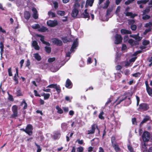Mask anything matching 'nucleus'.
<instances>
[{
    "instance_id": "nucleus-1",
    "label": "nucleus",
    "mask_w": 152,
    "mask_h": 152,
    "mask_svg": "<svg viewBox=\"0 0 152 152\" xmlns=\"http://www.w3.org/2000/svg\"><path fill=\"white\" fill-rule=\"evenodd\" d=\"M18 107L17 106L14 105L12 106V110L13 113V114L11 115V118H15L18 116Z\"/></svg>"
},
{
    "instance_id": "nucleus-2",
    "label": "nucleus",
    "mask_w": 152,
    "mask_h": 152,
    "mask_svg": "<svg viewBox=\"0 0 152 152\" xmlns=\"http://www.w3.org/2000/svg\"><path fill=\"white\" fill-rule=\"evenodd\" d=\"M142 137L144 142H147L149 140L150 134L147 131H145L143 133Z\"/></svg>"
},
{
    "instance_id": "nucleus-3",
    "label": "nucleus",
    "mask_w": 152,
    "mask_h": 152,
    "mask_svg": "<svg viewBox=\"0 0 152 152\" xmlns=\"http://www.w3.org/2000/svg\"><path fill=\"white\" fill-rule=\"evenodd\" d=\"M149 108V106L147 104L142 103L139 105L138 110H139L145 111L148 110Z\"/></svg>"
},
{
    "instance_id": "nucleus-4",
    "label": "nucleus",
    "mask_w": 152,
    "mask_h": 152,
    "mask_svg": "<svg viewBox=\"0 0 152 152\" xmlns=\"http://www.w3.org/2000/svg\"><path fill=\"white\" fill-rule=\"evenodd\" d=\"M47 25L50 27H54L58 24V22L56 20H49L47 22Z\"/></svg>"
},
{
    "instance_id": "nucleus-5",
    "label": "nucleus",
    "mask_w": 152,
    "mask_h": 152,
    "mask_svg": "<svg viewBox=\"0 0 152 152\" xmlns=\"http://www.w3.org/2000/svg\"><path fill=\"white\" fill-rule=\"evenodd\" d=\"M32 126L31 124H28L26 128V133L29 135H31L32 134Z\"/></svg>"
},
{
    "instance_id": "nucleus-6",
    "label": "nucleus",
    "mask_w": 152,
    "mask_h": 152,
    "mask_svg": "<svg viewBox=\"0 0 152 152\" xmlns=\"http://www.w3.org/2000/svg\"><path fill=\"white\" fill-rule=\"evenodd\" d=\"M122 38L121 35L119 34H116L115 36V43L116 44H119L121 43L122 42Z\"/></svg>"
},
{
    "instance_id": "nucleus-7",
    "label": "nucleus",
    "mask_w": 152,
    "mask_h": 152,
    "mask_svg": "<svg viewBox=\"0 0 152 152\" xmlns=\"http://www.w3.org/2000/svg\"><path fill=\"white\" fill-rule=\"evenodd\" d=\"M96 128L98 129L97 125L96 124L93 125L91 126V129L88 130L87 134H90L94 133Z\"/></svg>"
},
{
    "instance_id": "nucleus-8",
    "label": "nucleus",
    "mask_w": 152,
    "mask_h": 152,
    "mask_svg": "<svg viewBox=\"0 0 152 152\" xmlns=\"http://www.w3.org/2000/svg\"><path fill=\"white\" fill-rule=\"evenodd\" d=\"M139 35V33H138L136 35H130V37H132L135 39L136 40V41L138 42L140 41L142 39V37H140Z\"/></svg>"
},
{
    "instance_id": "nucleus-9",
    "label": "nucleus",
    "mask_w": 152,
    "mask_h": 152,
    "mask_svg": "<svg viewBox=\"0 0 152 152\" xmlns=\"http://www.w3.org/2000/svg\"><path fill=\"white\" fill-rule=\"evenodd\" d=\"M126 98V97L125 96H119L116 100V105H117L120 103L124 100Z\"/></svg>"
},
{
    "instance_id": "nucleus-10",
    "label": "nucleus",
    "mask_w": 152,
    "mask_h": 152,
    "mask_svg": "<svg viewBox=\"0 0 152 152\" xmlns=\"http://www.w3.org/2000/svg\"><path fill=\"white\" fill-rule=\"evenodd\" d=\"M78 42L77 39L73 42L72 47L70 49V51L72 52L74 51V49H75L76 47L77 46Z\"/></svg>"
},
{
    "instance_id": "nucleus-11",
    "label": "nucleus",
    "mask_w": 152,
    "mask_h": 152,
    "mask_svg": "<svg viewBox=\"0 0 152 152\" xmlns=\"http://www.w3.org/2000/svg\"><path fill=\"white\" fill-rule=\"evenodd\" d=\"M52 42L53 43L59 46L61 45L62 43V42L61 40L58 39L56 38H53L52 39Z\"/></svg>"
},
{
    "instance_id": "nucleus-12",
    "label": "nucleus",
    "mask_w": 152,
    "mask_h": 152,
    "mask_svg": "<svg viewBox=\"0 0 152 152\" xmlns=\"http://www.w3.org/2000/svg\"><path fill=\"white\" fill-rule=\"evenodd\" d=\"M37 37H40V40L41 41V42H42L43 43L45 44L48 46L50 45V44L49 43L47 42H45L44 41V36L41 35H40V34H37Z\"/></svg>"
},
{
    "instance_id": "nucleus-13",
    "label": "nucleus",
    "mask_w": 152,
    "mask_h": 152,
    "mask_svg": "<svg viewBox=\"0 0 152 152\" xmlns=\"http://www.w3.org/2000/svg\"><path fill=\"white\" fill-rule=\"evenodd\" d=\"M32 46L34 47L35 49L36 50H39L40 47L38 45V43L36 41H33L32 43Z\"/></svg>"
},
{
    "instance_id": "nucleus-14",
    "label": "nucleus",
    "mask_w": 152,
    "mask_h": 152,
    "mask_svg": "<svg viewBox=\"0 0 152 152\" xmlns=\"http://www.w3.org/2000/svg\"><path fill=\"white\" fill-rule=\"evenodd\" d=\"M72 84L71 81L68 79L66 82V87L68 88H70L72 87Z\"/></svg>"
},
{
    "instance_id": "nucleus-15",
    "label": "nucleus",
    "mask_w": 152,
    "mask_h": 152,
    "mask_svg": "<svg viewBox=\"0 0 152 152\" xmlns=\"http://www.w3.org/2000/svg\"><path fill=\"white\" fill-rule=\"evenodd\" d=\"M78 13V11L77 8H74L72 13V15L73 17H76Z\"/></svg>"
},
{
    "instance_id": "nucleus-16",
    "label": "nucleus",
    "mask_w": 152,
    "mask_h": 152,
    "mask_svg": "<svg viewBox=\"0 0 152 152\" xmlns=\"http://www.w3.org/2000/svg\"><path fill=\"white\" fill-rule=\"evenodd\" d=\"M32 11L33 12V17L35 19H37L38 18V15L36 9L35 8H33L32 9Z\"/></svg>"
},
{
    "instance_id": "nucleus-17",
    "label": "nucleus",
    "mask_w": 152,
    "mask_h": 152,
    "mask_svg": "<svg viewBox=\"0 0 152 152\" xmlns=\"http://www.w3.org/2000/svg\"><path fill=\"white\" fill-rule=\"evenodd\" d=\"M128 42L132 46H133L138 44V42L132 39H129Z\"/></svg>"
},
{
    "instance_id": "nucleus-18",
    "label": "nucleus",
    "mask_w": 152,
    "mask_h": 152,
    "mask_svg": "<svg viewBox=\"0 0 152 152\" xmlns=\"http://www.w3.org/2000/svg\"><path fill=\"white\" fill-rule=\"evenodd\" d=\"M83 16L85 18H88V20H89L90 16L89 14L87 12V9L85 10L84 12L83 13Z\"/></svg>"
},
{
    "instance_id": "nucleus-19",
    "label": "nucleus",
    "mask_w": 152,
    "mask_h": 152,
    "mask_svg": "<svg viewBox=\"0 0 152 152\" xmlns=\"http://www.w3.org/2000/svg\"><path fill=\"white\" fill-rule=\"evenodd\" d=\"M20 106H23V110H25L27 109L28 106L27 104L26 103V101L23 99L21 102V104H20Z\"/></svg>"
},
{
    "instance_id": "nucleus-20",
    "label": "nucleus",
    "mask_w": 152,
    "mask_h": 152,
    "mask_svg": "<svg viewBox=\"0 0 152 152\" xmlns=\"http://www.w3.org/2000/svg\"><path fill=\"white\" fill-rule=\"evenodd\" d=\"M94 0H87L86 2V7H87L88 6L91 7L94 3Z\"/></svg>"
},
{
    "instance_id": "nucleus-21",
    "label": "nucleus",
    "mask_w": 152,
    "mask_h": 152,
    "mask_svg": "<svg viewBox=\"0 0 152 152\" xmlns=\"http://www.w3.org/2000/svg\"><path fill=\"white\" fill-rule=\"evenodd\" d=\"M60 135L61 134L58 131L56 132L53 135V137L56 139H58L60 137Z\"/></svg>"
},
{
    "instance_id": "nucleus-22",
    "label": "nucleus",
    "mask_w": 152,
    "mask_h": 152,
    "mask_svg": "<svg viewBox=\"0 0 152 152\" xmlns=\"http://www.w3.org/2000/svg\"><path fill=\"white\" fill-rule=\"evenodd\" d=\"M112 145L116 152H118L120 151V148L118 147V145L116 143H113V144Z\"/></svg>"
},
{
    "instance_id": "nucleus-23",
    "label": "nucleus",
    "mask_w": 152,
    "mask_h": 152,
    "mask_svg": "<svg viewBox=\"0 0 152 152\" xmlns=\"http://www.w3.org/2000/svg\"><path fill=\"white\" fill-rule=\"evenodd\" d=\"M33 55L34 58L38 61H40L41 60V58L38 53L34 54Z\"/></svg>"
},
{
    "instance_id": "nucleus-24",
    "label": "nucleus",
    "mask_w": 152,
    "mask_h": 152,
    "mask_svg": "<svg viewBox=\"0 0 152 152\" xmlns=\"http://www.w3.org/2000/svg\"><path fill=\"white\" fill-rule=\"evenodd\" d=\"M126 16H130L131 18H134L135 16H137V15L135 14H133L131 12H126L125 13Z\"/></svg>"
},
{
    "instance_id": "nucleus-25",
    "label": "nucleus",
    "mask_w": 152,
    "mask_h": 152,
    "mask_svg": "<svg viewBox=\"0 0 152 152\" xmlns=\"http://www.w3.org/2000/svg\"><path fill=\"white\" fill-rule=\"evenodd\" d=\"M121 32L123 34H131V31H130L124 29H122L121 30Z\"/></svg>"
},
{
    "instance_id": "nucleus-26",
    "label": "nucleus",
    "mask_w": 152,
    "mask_h": 152,
    "mask_svg": "<svg viewBox=\"0 0 152 152\" xmlns=\"http://www.w3.org/2000/svg\"><path fill=\"white\" fill-rule=\"evenodd\" d=\"M24 17L27 20H28L30 17V13L28 11H25L24 13Z\"/></svg>"
},
{
    "instance_id": "nucleus-27",
    "label": "nucleus",
    "mask_w": 152,
    "mask_h": 152,
    "mask_svg": "<svg viewBox=\"0 0 152 152\" xmlns=\"http://www.w3.org/2000/svg\"><path fill=\"white\" fill-rule=\"evenodd\" d=\"M48 30V28L44 26H42L41 28L39 27L38 29V31L41 32H45Z\"/></svg>"
},
{
    "instance_id": "nucleus-28",
    "label": "nucleus",
    "mask_w": 152,
    "mask_h": 152,
    "mask_svg": "<svg viewBox=\"0 0 152 152\" xmlns=\"http://www.w3.org/2000/svg\"><path fill=\"white\" fill-rule=\"evenodd\" d=\"M61 127L62 129L63 130L65 131L67 129L68 126L65 123H64L61 124Z\"/></svg>"
},
{
    "instance_id": "nucleus-29",
    "label": "nucleus",
    "mask_w": 152,
    "mask_h": 152,
    "mask_svg": "<svg viewBox=\"0 0 152 152\" xmlns=\"http://www.w3.org/2000/svg\"><path fill=\"white\" fill-rule=\"evenodd\" d=\"M110 3V1L109 0H107L106 2L104 4L102 7L104 9H106L107 8Z\"/></svg>"
},
{
    "instance_id": "nucleus-30",
    "label": "nucleus",
    "mask_w": 152,
    "mask_h": 152,
    "mask_svg": "<svg viewBox=\"0 0 152 152\" xmlns=\"http://www.w3.org/2000/svg\"><path fill=\"white\" fill-rule=\"evenodd\" d=\"M0 48L1 49V55L2 56V54L4 51V45L2 42H0Z\"/></svg>"
},
{
    "instance_id": "nucleus-31",
    "label": "nucleus",
    "mask_w": 152,
    "mask_h": 152,
    "mask_svg": "<svg viewBox=\"0 0 152 152\" xmlns=\"http://www.w3.org/2000/svg\"><path fill=\"white\" fill-rule=\"evenodd\" d=\"M142 150L143 152H148V150H147L146 146L145 143L142 145Z\"/></svg>"
},
{
    "instance_id": "nucleus-32",
    "label": "nucleus",
    "mask_w": 152,
    "mask_h": 152,
    "mask_svg": "<svg viewBox=\"0 0 152 152\" xmlns=\"http://www.w3.org/2000/svg\"><path fill=\"white\" fill-rule=\"evenodd\" d=\"M148 0H141L138 1L137 3L138 4H145L148 1Z\"/></svg>"
},
{
    "instance_id": "nucleus-33",
    "label": "nucleus",
    "mask_w": 152,
    "mask_h": 152,
    "mask_svg": "<svg viewBox=\"0 0 152 152\" xmlns=\"http://www.w3.org/2000/svg\"><path fill=\"white\" fill-rule=\"evenodd\" d=\"M150 119V117L148 116H146L143 119V120L141 122V124H142L146 122Z\"/></svg>"
},
{
    "instance_id": "nucleus-34",
    "label": "nucleus",
    "mask_w": 152,
    "mask_h": 152,
    "mask_svg": "<svg viewBox=\"0 0 152 152\" xmlns=\"http://www.w3.org/2000/svg\"><path fill=\"white\" fill-rule=\"evenodd\" d=\"M146 90L148 95L150 96H152V89L150 87L146 89Z\"/></svg>"
},
{
    "instance_id": "nucleus-35",
    "label": "nucleus",
    "mask_w": 152,
    "mask_h": 152,
    "mask_svg": "<svg viewBox=\"0 0 152 152\" xmlns=\"http://www.w3.org/2000/svg\"><path fill=\"white\" fill-rule=\"evenodd\" d=\"M57 13L58 15L61 16H64L65 14V12L64 11H58L57 12Z\"/></svg>"
},
{
    "instance_id": "nucleus-36",
    "label": "nucleus",
    "mask_w": 152,
    "mask_h": 152,
    "mask_svg": "<svg viewBox=\"0 0 152 152\" xmlns=\"http://www.w3.org/2000/svg\"><path fill=\"white\" fill-rule=\"evenodd\" d=\"M56 109L57 110V112L59 114H62L63 113V110L58 106H56Z\"/></svg>"
},
{
    "instance_id": "nucleus-37",
    "label": "nucleus",
    "mask_w": 152,
    "mask_h": 152,
    "mask_svg": "<svg viewBox=\"0 0 152 152\" xmlns=\"http://www.w3.org/2000/svg\"><path fill=\"white\" fill-rule=\"evenodd\" d=\"M112 9H108L107 11V14L106 16L107 17H108L109 18H110L111 17V15L110 16V15L111 13V12L112 11Z\"/></svg>"
},
{
    "instance_id": "nucleus-38",
    "label": "nucleus",
    "mask_w": 152,
    "mask_h": 152,
    "mask_svg": "<svg viewBox=\"0 0 152 152\" xmlns=\"http://www.w3.org/2000/svg\"><path fill=\"white\" fill-rule=\"evenodd\" d=\"M150 10V8L148 7L147 8L145 9L143 11V15L148 13Z\"/></svg>"
},
{
    "instance_id": "nucleus-39",
    "label": "nucleus",
    "mask_w": 152,
    "mask_h": 152,
    "mask_svg": "<svg viewBox=\"0 0 152 152\" xmlns=\"http://www.w3.org/2000/svg\"><path fill=\"white\" fill-rule=\"evenodd\" d=\"M152 26V22H149L148 23H146L145 24L144 27L146 28L149 27L150 28Z\"/></svg>"
},
{
    "instance_id": "nucleus-40",
    "label": "nucleus",
    "mask_w": 152,
    "mask_h": 152,
    "mask_svg": "<svg viewBox=\"0 0 152 152\" xmlns=\"http://www.w3.org/2000/svg\"><path fill=\"white\" fill-rule=\"evenodd\" d=\"M55 88L56 89L58 93H59L60 92L61 90L59 85H57L56 84Z\"/></svg>"
},
{
    "instance_id": "nucleus-41",
    "label": "nucleus",
    "mask_w": 152,
    "mask_h": 152,
    "mask_svg": "<svg viewBox=\"0 0 152 152\" xmlns=\"http://www.w3.org/2000/svg\"><path fill=\"white\" fill-rule=\"evenodd\" d=\"M84 150V148L83 147L80 146L77 148V151L78 152H82Z\"/></svg>"
},
{
    "instance_id": "nucleus-42",
    "label": "nucleus",
    "mask_w": 152,
    "mask_h": 152,
    "mask_svg": "<svg viewBox=\"0 0 152 152\" xmlns=\"http://www.w3.org/2000/svg\"><path fill=\"white\" fill-rule=\"evenodd\" d=\"M150 43V42L148 40H144L142 42V44L144 45H147L149 44Z\"/></svg>"
},
{
    "instance_id": "nucleus-43",
    "label": "nucleus",
    "mask_w": 152,
    "mask_h": 152,
    "mask_svg": "<svg viewBox=\"0 0 152 152\" xmlns=\"http://www.w3.org/2000/svg\"><path fill=\"white\" fill-rule=\"evenodd\" d=\"M45 49L46 51L48 53L51 52V48L50 47L46 46L45 47Z\"/></svg>"
},
{
    "instance_id": "nucleus-44",
    "label": "nucleus",
    "mask_w": 152,
    "mask_h": 152,
    "mask_svg": "<svg viewBox=\"0 0 152 152\" xmlns=\"http://www.w3.org/2000/svg\"><path fill=\"white\" fill-rule=\"evenodd\" d=\"M150 18V16L148 15H144L142 18L144 20H146L149 19Z\"/></svg>"
},
{
    "instance_id": "nucleus-45",
    "label": "nucleus",
    "mask_w": 152,
    "mask_h": 152,
    "mask_svg": "<svg viewBox=\"0 0 152 152\" xmlns=\"http://www.w3.org/2000/svg\"><path fill=\"white\" fill-rule=\"evenodd\" d=\"M48 15L50 17H55V13L51 12H48Z\"/></svg>"
},
{
    "instance_id": "nucleus-46",
    "label": "nucleus",
    "mask_w": 152,
    "mask_h": 152,
    "mask_svg": "<svg viewBox=\"0 0 152 152\" xmlns=\"http://www.w3.org/2000/svg\"><path fill=\"white\" fill-rule=\"evenodd\" d=\"M151 29L150 28H149L148 29H146L144 32H143V34L144 35L146 34L148 32H150L151 31Z\"/></svg>"
},
{
    "instance_id": "nucleus-47",
    "label": "nucleus",
    "mask_w": 152,
    "mask_h": 152,
    "mask_svg": "<svg viewBox=\"0 0 152 152\" xmlns=\"http://www.w3.org/2000/svg\"><path fill=\"white\" fill-rule=\"evenodd\" d=\"M104 114V112L103 111H102L99 114V118L101 119H104V117L103 116V115Z\"/></svg>"
},
{
    "instance_id": "nucleus-48",
    "label": "nucleus",
    "mask_w": 152,
    "mask_h": 152,
    "mask_svg": "<svg viewBox=\"0 0 152 152\" xmlns=\"http://www.w3.org/2000/svg\"><path fill=\"white\" fill-rule=\"evenodd\" d=\"M115 138L114 136H112L111 138V141L112 145L113 144V143H116L115 141Z\"/></svg>"
},
{
    "instance_id": "nucleus-49",
    "label": "nucleus",
    "mask_w": 152,
    "mask_h": 152,
    "mask_svg": "<svg viewBox=\"0 0 152 152\" xmlns=\"http://www.w3.org/2000/svg\"><path fill=\"white\" fill-rule=\"evenodd\" d=\"M120 9L121 7L120 6H118L117 8L115 11V13L117 15H118V13L120 11Z\"/></svg>"
},
{
    "instance_id": "nucleus-50",
    "label": "nucleus",
    "mask_w": 152,
    "mask_h": 152,
    "mask_svg": "<svg viewBox=\"0 0 152 152\" xmlns=\"http://www.w3.org/2000/svg\"><path fill=\"white\" fill-rule=\"evenodd\" d=\"M32 27L34 29H38L39 27V25L38 24H34L32 26Z\"/></svg>"
},
{
    "instance_id": "nucleus-51",
    "label": "nucleus",
    "mask_w": 152,
    "mask_h": 152,
    "mask_svg": "<svg viewBox=\"0 0 152 152\" xmlns=\"http://www.w3.org/2000/svg\"><path fill=\"white\" fill-rule=\"evenodd\" d=\"M51 71L53 72H55L57 71L58 70V69L56 68H54V67H52L50 68Z\"/></svg>"
},
{
    "instance_id": "nucleus-52",
    "label": "nucleus",
    "mask_w": 152,
    "mask_h": 152,
    "mask_svg": "<svg viewBox=\"0 0 152 152\" xmlns=\"http://www.w3.org/2000/svg\"><path fill=\"white\" fill-rule=\"evenodd\" d=\"M129 39V37L127 35H125L124 36V41L125 42H128V40Z\"/></svg>"
},
{
    "instance_id": "nucleus-53",
    "label": "nucleus",
    "mask_w": 152,
    "mask_h": 152,
    "mask_svg": "<svg viewBox=\"0 0 152 152\" xmlns=\"http://www.w3.org/2000/svg\"><path fill=\"white\" fill-rule=\"evenodd\" d=\"M44 99H47L49 98L50 96V94H44Z\"/></svg>"
},
{
    "instance_id": "nucleus-54",
    "label": "nucleus",
    "mask_w": 152,
    "mask_h": 152,
    "mask_svg": "<svg viewBox=\"0 0 152 152\" xmlns=\"http://www.w3.org/2000/svg\"><path fill=\"white\" fill-rule=\"evenodd\" d=\"M56 85V84H51L48 85L47 87L55 88Z\"/></svg>"
},
{
    "instance_id": "nucleus-55",
    "label": "nucleus",
    "mask_w": 152,
    "mask_h": 152,
    "mask_svg": "<svg viewBox=\"0 0 152 152\" xmlns=\"http://www.w3.org/2000/svg\"><path fill=\"white\" fill-rule=\"evenodd\" d=\"M128 148L130 152H133V150L132 147L130 145H128Z\"/></svg>"
},
{
    "instance_id": "nucleus-56",
    "label": "nucleus",
    "mask_w": 152,
    "mask_h": 152,
    "mask_svg": "<svg viewBox=\"0 0 152 152\" xmlns=\"http://www.w3.org/2000/svg\"><path fill=\"white\" fill-rule=\"evenodd\" d=\"M35 144L37 146V152H40L41 150L40 146H39V145H38L36 143H35Z\"/></svg>"
},
{
    "instance_id": "nucleus-57",
    "label": "nucleus",
    "mask_w": 152,
    "mask_h": 152,
    "mask_svg": "<svg viewBox=\"0 0 152 152\" xmlns=\"http://www.w3.org/2000/svg\"><path fill=\"white\" fill-rule=\"evenodd\" d=\"M140 72H137L132 75V76L135 77H137L140 76Z\"/></svg>"
},
{
    "instance_id": "nucleus-58",
    "label": "nucleus",
    "mask_w": 152,
    "mask_h": 152,
    "mask_svg": "<svg viewBox=\"0 0 152 152\" xmlns=\"http://www.w3.org/2000/svg\"><path fill=\"white\" fill-rule=\"evenodd\" d=\"M55 60V58H49L48 59V61L49 62H52Z\"/></svg>"
},
{
    "instance_id": "nucleus-59",
    "label": "nucleus",
    "mask_w": 152,
    "mask_h": 152,
    "mask_svg": "<svg viewBox=\"0 0 152 152\" xmlns=\"http://www.w3.org/2000/svg\"><path fill=\"white\" fill-rule=\"evenodd\" d=\"M131 28L132 30L134 31L136 29L137 26L134 25H132L131 26Z\"/></svg>"
},
{
    "instance_id": "nucleus-60",
    "label": "nucleus",
    "mask_w": 152,
    "mask_h": 152,
    "mask_svg": "<svg viewBox=\"0 0 152 152\" xmlns=\"http://www.w3.org/2000/svg\"><path fill=\"white\" fill-rule=\"evenodd\" d=\"M8 72L9 75L10 76H12V72H11V68H10L8 69Z\"/></svg>"
},
{
    "instance_id": "nucleus-61",
    "label": "nucleus",
    "mask_w": 152,
    "mask_h": 152,
    "mask_svg": "<svg viewBox=\"0 0 152 152\" xmlns=\"http://www.w3.org/2000/svg\"><path fill=\"white\" fill-rule=\"evenodd\" d=\"M62 39L64 43H66L69 41V40H68L67 37H64L62 38Z\"/></svg>"
},
{
    "instance_id": "nucleus-62",
    "label": "nucleus",
    "mask_w": 152,
    "mask_h": 152,
    "mask_svg": "<svg viewBox=\"0 0 152 152\" xmlns=\"http://www.w3.org/2000/svg\"><path fill=\"white\" fill-rule=\"evenodd\" d=\"M134 1V0H128L125 2V4L128 5L132 3Z\"/></svg>"
},
{
    "instance_id": "nucleus-63",
    "label": "nucleus",
    "mask_w": 152,
    "mask_h": 152,
    "mask_svg": "<svg viewBox=\"0 0 152 152\" xmlns=\"http://www.w3.org/2000/svg\"><path fill=\"white\" fill-rule=\"evenodd\" d=\"M8 93L9 95L8 99L11 101H13V96L12 95H10L9 93Z\"/></svg>"
},
{
    "instance_id": "nucleus-64",
    "label": "nucleus",
    "mask_w": 152,
    "mask_h": 152,
    "mask_svg": "<svg viewBox=\"0 0 152 152\" xmlns=\"http://www.w3.org/2000/svg\"><path fill=\"white\" fill-rule=\"evenodd\" d=\"M13 79L14 80L16 84L18 83V81L17 77L16 76H14Z\"/></svg>"
}]
</instances>
